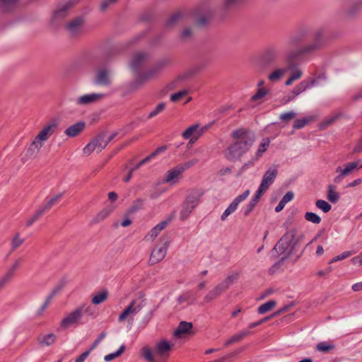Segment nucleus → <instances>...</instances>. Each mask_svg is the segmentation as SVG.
Instances as JSON below:
<instances>
[{
	"mask_svg": "<svg viewBox=\"0 0 362 362\" xmlns=\"http://www.w3.org/2000/svg\"><path fill=\"white\" fill-rule=\"evenodd\" d=\"M233 140L225 151V157L230 161L240 160L245 154L255 140L254 133L245 128L233 131L231 134Z\"/></svg>",
	"mask_w": 362,
	"mask_h": 362,
	"instance_id": "nucleus-2",
	"label": "nucleus"
},
{
	"mask_svg": "<svg viewBox=\"0 0 362 362\" xmlns=\"http://www.w3.org/2000/svg\"><path fill=\"white\" fill-rule=\"evenodd\" d=\"M165 108V103H160L159 104H158L156 105V107L149 112L147 118L148 119H151L154 117H156V115H158V114H160V112H162Z\"/></svg>",
	"mask_w": 362,
	"mask_h": 362,
	"instance_id": "nucleus-42",
	"label": "nucleus"
},
{
	"mask_svg": "<svg viewBox=\"0 0 362 362\" xmlns=\"http://www.w3.org/2000/svg\"><path fill=\"white\" fill-rule=\"evenodd\" d=\"M296 235L297 230L295 228L287 231L274 247L271 252L272 257L278 258L285 254L291 244L296 245L298 241V239H295Z\"/></svg>",
	"mask_w": 362,
	"mask_h": 362,
	"instance_id": "nucleus-5",
	"label": "nucleus"
},
{
	"mask_svg": "<svg viewBox=\"0 0 362 362\" xmlns=\"http://www.w3.org/2000/svg\"><path fill=\"white\" fill-rule=\"evenodd\" d=\"M324 43L325 30L322 28H319L313 33V42L302 47L294 52L288 53L286 56V66L277 68L272 71L268 75V80L272 83L279 81L288 71L296 66V64L293 60L296 57L313 53L321 49Z\"/></svg>",
	"mask_w": 362,
	"mask_h": 362,
	"instance_id": "nucleus-1",
	"label": "nucleus"
},
{
	"mask_svg": "<svg viewBox=\"0 0 362 362\" xmlns=\"http://www.w3.org/2000/svg\"><path fill=\"white\" fill-rule=\"evenodd\" d=\"M336 173H338L339 175L334 178L333 181L334 183L338 184L340 183L345 177L350 175L352 171L346 166H344V168H342L341 166H339L336 168Z\"/></svg>",
	"mask_w": 362,
	"mask_h": 362,
	"instance_id": "nucleus-28",
	"label": "nucleus"
},
{
	"mask_svg": "<svg viewBox=\"0 0 362 362\" xmlns=\"http://www.w3.org/2000/svg\"><path fill=\"white\" fill-rule=\"evenodd\" d=\"M144 200L143 199H137L135 200L132 205L129 208L128 213L134 214L141 209L144 204Z\"/></svg>",
	"mask_w": 362,
	"mask_h": 362,
	"instance_id": "nucleus-47",
	"label": "nucleus"
},
{
	"mask_svg": "<svg viewBox=\"0 0 362 362\" xmlns=\"http://www.w3.org/2000/svg\"><path fill=\"white\" fill-rule=\"evenodd\" d=\"M106 134L105 133L100 134L95 137L90 143H88L83 148V153L86 155H90L94 151L100 152L107 146V143H105V138Z\"/></svg>",
	"mask_w": 362,
	"mask_h": 362,
	"instance_id": "nucleus-9",
	"label": "nucleus"
},
{
	"mask_svg": "<svg viewBox=\"0 0 362 362\" xmlns=\"http://www.w3.org/2000/svg\"><path fill=\"white\" fill-rule=\"evenodd\" d=\"M296 114L293 111H289L281 114L279 117L280 119L284 122H289L296 117Z\"/></svg>",
	"mask_w": 362,
	"mask_h": 362,
	"instance_id": "nucleus-60",
	"label": "nucleus"
},
{
	"mask_svg": "<svg viewBox=\"0 0 362 362\" xmlns=\"http://www.w3.org/2000/svg\"><path fill=\"white\" fill-rule=\"evenodd\" d=\"M57 336L51 333L46 335L38 336L37 341L42 346H49L55 342Z\"/></svg>",
	"mask_w": 362,
	"mask_h": 362,
	"instance_id": "nucleus-25",
	"label": "nucleus"
},
{
	"mask_svg": "<svg viewBox=\"0 0 362 362\" xmlns=\"http://www.w3.org/2000/svg\"><path fill=\"white\" fill-rule=\"evenodd\" d=\"M148 58V54L142 52H136L130 62V67L134 71L139 69L145 64Z\"/></svg>",
	"mask_w": 362,
	"mask_h": 362,
	"instance_id": "nucleus-19",
	"label": "nucleus"
},
{
	"mask_svg": "<svg viewBox=\"0 0 362 362\" xmlns=\"http://www.w3.org/2000/svg\"><path fill=\"white\" fill-rule=\"evenodd\" d=\"M220 294L215 288L211 289L204 298V303H209L210 301L216 299Z\"/></svg>",
	"mask_w": 362,
	"mask_h": 362,
	"instance_id": "nucleus-52",
	"label": "nucleus"
},
{
	"mask_svg": "<svg viewBox=\"0 0 362 362\" xmlns=\"http://www.w3.org/2000/svg\"><path fill=\"white\" fill-rule=\"evenodd\" d=\"M257 160V159H256V158L254 157L247 162L245 163L240 168L238 175H241L243 173V172L245 171L247 168L252 167Z\"/></svg>",
	"mask_w": 362,
	"mask_h": 362,
	"instance_id": "nucleus-57",
	"label": "nucleus"
},
{
	"mask_svg": "<svg viewBox=\"0 0 362 362\" xmlns=\"http://www.w3.org/2000/svg\"><path fill=\"white\" fill-rule=\"evenodd\" d=\"M69 7L70 6L69 4H66L65 6L59 8L57 11L54 12V18L56 19H59L65 17L67 13V10Z\"/></svg>",
	"mask_w": 362,
	"mask_h": 362,
	"instance_id": "nucleus-49",
	"label": "nucleus"
},
{
	"mask_svg": "<svg viewBox=\"0 0 362 362\" xmlns=\"http://www.w3.org/2000/svg\"><path fill=\"white\" fill-rule=\"evenodd\" d=\"M165 150H166V146H160V147L158 148L156 151H154L153 153H151L149 156H148L147 157H146L145 158H144L141 161H139L138 163V166L139 165H143L147 163L152 158H155L158 154L164 152Z\"/></svg>",
	"mask_w": 362,
	"mask_h": 362,
	"instance_id": "nucleus-34",
	"label": "nucleus"
},
{
	"mask_svg": "<svg viewBox=\"0 0 362 362\" xmlns=\"http://www.w3.org/2000/svg\"><path fill=\"white\" fill-rule=\"evenodd\" d=\"M81 317V310H78V308H76L62 320L61 327L64 329H66L70 325L76 323Z\"/></svg>",
	"mask_w": 362,
	"mask_h": 362,
	"instance_id": "nucleus-20",
	"label": "nucleus"
},
{
	"mask_svg": "<svg viewBox=\"0 0 362 362\" xmlns=\"http://www.w3.org/2000/svg\"><path fill=\"white\" fill-rule=\"evenodd\" d=\"M209 127L210 124H207L202 127H199V125L198 124V127L196 131V135L194 136V138L191 139L190 141L193 143L197 141Z\"/></svg>",
	"mask_w": 362,
	"mask_h": 362,
	"instance_id": "nucleus-53",
	"label": "nucleus"
},
{
	"mask_svg": "<svg viewBox=\"0 0 362 362\" xmlns=\"http://www.w3.org/2000/svg\"><path fill=\"white\" fill-rule=\"evenodd\" d=\"M192 327V324L187 322H181L178 325L176 330L174 332V335L177 337H180L182 335L188 333Z\"/></svg>",
	"mask_w": 362,
	"mask_h": 362,
	"instance_id": "nucleus-27",
	"label": "nucleus"
},
{
	"mask_svg": "<svg viewBox=\"0 0 362 362\" xmlns=\"http://www.w3.org/2000/svg\"><path fill=\"white\" fill-rule=\"evenodd\" d=\"M169 64V59H161L145 73L147 74V77H148L150 79L153 78L158 76Z\"/></svg>",
	"mask_w": 362,
	"mask_h": 362,
	"instance_id": "nucleus-16",
	"label": "nucleus"
},
{
	"mask_svg": "<svg viewBox=\"0 0 362 362\" xmlns=\"http://www.w3.org/2000/svg\"><path fill=\"white\" fill-rule=\"evenodd\" d=\"M268 94V91L264 88H258L257 93L253 95L251 98L252 101H257L263 98L266 95Z\"/></svg>",
	"mask_w": 362,
	"mask_h": 362,
	"instance_id": "nucleus-56",
	"label": "nucleus"
},
{
	"mask_svg": "<svg viewBox=\"0 0 362 362\" xmlns=\"http://www.w3.org/2000/svg\"><path fill=\"white\" fill-rule=\"evenodd\" d=\"M250 331L248 330H243L240 332L239 333L234 334L229 339H228L226 342V346H230L233 344H235L236 342H238L241 341L244 337H245L247 335L250 334Z\"/></svg>",
	"mask_w": 362,
	"mask_h": 362,
	"instance_id": "nucleus-32",
	"label": "nucleus"
},
{
	"mask_svg": "<svg viewBox=\"0 0 362 362\" xmlns=\"http://www.w3.org/2000/svg\"><path fill=\"white\" fill-rule=\"evenodd\" d=\"M199 160L197 158H193L190 160H187L185 163L179 164L180 167L181 168H183V172L186 170L187 169L194 166L198 163Z\"/></svg>",
	"mask_w": 362,
	"mask_h": 362,
	"instance_id": "nucleus-62",
	"label": "nucleus"
},
{
	"mask_svg": "<svg viewBox=\"0 0 362 362\" xmlns=\"http://www.w3.org/2000/svg\"><path fill=\"white\" fill-rule=\"evenodd\" d=\"M45 212L40 207V209L27 221L25 223L26 227L31 226L35 221L38 220V218L42 216Z\"/></svg>",
	"mask_w": 362,
	"mask_h": 362,
	"instance_id": "nucleus-40",
	"label": "nucleus"
},
{
	"mask_svg": "<svg viewBox=\"0 0 362 362\" xmlns=\"http://www.w3.org/2000/svg\"><path fill=\"white\" fill-rule=\"evenodd\" d=\"M168 247L169 241L168 240H164L160 247H155L150 255L148 260L149 264L151 265H154L162 261L166 255Z\"/></svg>",
	"mask_w": 362,
	"mask_h": 362,
	"instance_id": "nucleus-10",
	"label": "nucleus"
},
{
	"mask_svg": "<svg viewBox=\"0 0 362 362\" xmlns=\"http://www.w3.org/2000/svg\"><path fill=\"white\" fill-rule=\"evenodd\" d=\"M124 350H125L124 345H122L116 352L106 355L105 356L104 359L107 362L111 361L114 360L115 358H116L117 357L122 355L123 354V352L124 351Z\"/></svg>",
	"mask_w": 362,
	"mask_h": 362,
	"instance_id": "nucleus-46",
	"label": "nucleus"
},
{
	"mask_svg": "<svg viewBox=\"0 0 362 362\" xmlns=\"http://www.w3.org/2000/svg\"><path fill=\"white\" fill-rule=\"evenodd\" d=\"M83 23L84 20L81 16L69 21L65 28L68 35L71 37L78 36L82 33Z\"/></svg>",
	"mask_w": 362,
	"mask_h": 362,
	"instance_id": "nucleus-11",
	"label": "nucleus"
},
{
	"mask_svg": "<svg viewBox=\"0 0 362 362\" xmlns=\"http://www.w3.org/2000/svg\"><path fill=\"white\" fill-rule=\"evenodd\" d=\"M188 93H189V90L184 89V90H180L177 93L172 94L170 95V98L172 102L175 103V102H177V101L180 100L181 99H182Z\"/></svg>",
	"mask_w": 362,
	"mask_h": 362,
	"instance_id": "nucleus-45",
	"label": "nucleus"
},
{
	"mask_svg": "<svg viewBox=\"0 0 362 362\" xmlns=\"http://www.w3.org/2000/svg\"><path fill=\"white\" fill-rule=\"evenodd\" d=\"M149 79L145 72L138 75L133 81L128 84L129 91L132 92L140 88Z\"/></svg>",
	"mask_w": 362,
	"mask_h": 362,
	"instance_id": "nucleus-22",
	"label": "nucleus"
},
{
	"mask_svg": "<svg viewBox=\"0 0 362 362\" xmlns=\"http://www.w3.org/2000/svg\"><path fill=\"white\" fill-rule=\"evenodd\" d=\"M192 30L190 28H186L180 33L179 38L182 41H187L190 40L192 37Z\"/></svg>",
	"mask_w": 362,
	"mask_h": 362,
	"instance_id": "nucleus-48",
	"label": "nucleus"
},
{
	"mask_svg": "<svg viewBox=\"0 0 362 362\" xmlns=\"http://www.w3.org/2000/svg\"><path fill=\"white\" fill-rule=\"evenodd\" d=\"M327 198L330 202L334 204L339 201V194L336 192V187L334 185H328Z\"/></svg>",
	"mask_w": 362,
	"mask_h": 362,
	"instance_id": "nucleus-30",
	"label": "nucleus"
},
{
	"mask_svg": "<svg viewBox=\"0 0 362 362\" xmlns=\"http://www.w3.org/2000/svg\"><path fill=\"white\" fill-rule=\"evenodd\" d=\"M245 0H223L222 8L224 11H230L238 7Z\"/></svg>",
	"mask_w": 362,
	"mask_h": 362,
	"instance_id": "nucleus-33",
	"label": "nucleus"
},
{
	"mask_svg": "<svg viewBox=\"0 0 362 362\" xmlns=\"http://www.w3.org/2000/svg\"><path fill=\"white\" fill-rule=\"evenodd\" d=\"M278 174L277 166L269 168L264 174L262 180L259 185L262 189L267 190L269 187L274 183Z\"/></svg>",
	"mask_w": 362,
	"mask_h": 362,
	"instance_id": "nucleus-14",
	"label": "nucleus"
},
{
	"mask_svg": "<svg viewBox=\"0 0 362 362\" xmlns=\"http://www.w3.org/2000/svg\"><path fill=\"white\" fill-rule=\"evenodd\" d=\"M195 298L190 291L183 293L177 298V302L179 304H182L186 302L188 305H191L193 304Z\"/></svg>",
	"mask_w": 362,
	"mask_h": 362,
	"instance_id": "nucleus-31",
	"label": "nucleus"
},
{
	"mask_svg": "<svg viewBox=\"0 0 362 362\" xmlns=\"http://www.w3.org/2000/svg\"><path fill=\"white\" fill-rule=\"evenodd\" d=\"M77 308H78V310H81V317L83 316V314H88L90 315H93V312L92 310L93 308L90 305H86L83 304Z\"/></svg>",
	"mask_w": 362,
	"mask_h": 362,
	"instance_id": "nucleus-64",
	"label": "nucleus"
},
{
	"mask_svg": "<svg viewBox=\"0 0 362 362\" xmlns=\"http://www.w3.org/2000/svg\"><path fill=\"white\" fill-rule=\"evenodd\" d=\"M183 168H181L179 165L173 168L168 170L163 180V183H169L175 185L177 181L182 178Z\"/></svg>",
	"mask_w": 362,
	"mask_h": 362,
	"instance_id": "nucleus-15",
	"label": "nucleus"
},
{
	"mask_svg": "<svg viewBox=\"0 0 362 362\" xmlns=\"http://www.w3.org/2000/svg\"><path fill=\"white\" fill-rule=\"evenodd\" d=\"M220 294L215 288L211 289L204 298V303H209L210 301L216 299Z\"/></svg>",
	"mask_w": 362,
	"mask_h": 362,
	"instance_id": "nucleus-51",
	"label": "nucleus"
},
{
	"mask_svg": "<svg viewBox=\"0 0 362 362\" xmlns=\"http://www.w3.org/2000/svg\"><path fill=\"white\" fill-rule=\"evenodd\" d=\"M239 277V274L235 272L228 275L222 282L229 288Z\"/></svg>",
	"mask_w": 362,
	"mask_h": 362,
	"instance_id": "nucleus-50",
	"label": "nucleus"
},
{
	"mask_svg": "<svg viewBox=\"0 0 362 362\" xmlns=\"http://www.w3.org/2000/svg\"><path fill=\"white\" fill-rule=\"evenodd\" d=\"M113 206H107L104 208L95 216V217L92 219L91 223L93 224H95L103 221L110 216V214L113 211Z\"/></svg>",
	"mask_w": 362,
	"mask_h": 362,
	"instance_id": "nucleus-24",
	"label": "nucleus"
},
{
	"mask_svg": "<svg viewBox=\"0 0 362 362\" xmlns=\"http://www.w3.org/2000/svg\"><path fill=\"white\" fill-rule=\"evenodd\" d=\"M181 18V13H175L173 14L171 16L169 17L166 22V25L168 26H173L175 25Z\"/></svg>",
	"mask_w": 362,
	"mask_h": 362,
	"instance_id": "nucleus-59",
	"label": "nucleus"
},
{
	"mask_svg": "<svg viewBox=\"0 0 362 362\" xmlns=\"http://www.w3.org/2000/svg\"><path fill=\"white\" fill-rule=\"evenodd\" d=\"M313 119L312 117H304L296 119L293 124V128L296 129H301L308 124Z\"/></svg>",
	"mask_w": 362,
	"mask_h": 362,
	"instance_id": "nucleus-41",
	"label": "nucleus"
},
{
	"mask_svg": "<svg viewBox=\"0 0 362 362\" xmlns=\"http://www.w3.org/2000/svg\"><path fill=\"white\" fill-rule=\"evenodd\" d=\"M276 305V303L275 300H269L262 305H261L259 308H258V313L261 315H263L269 311H270L271 310H272Z\"/></svg>",
	"mask_w": 362,
	"mask_h": 362,
	"instance_id": "nucleus-36",
	"label": "nucleus"
},
{
	"mask_svg": "<svg viewBox=\"0 0 362 362\" xmlns=\"http://www.w3.org/2000/svg\"><path fill=\"white\" fill-rule=\"evenodd\" d=\"M149 79L145 72L138 75L133 81L128 84L129 91L132 92L140 88Z\"/></svg>",
	"mask_w": 362,
	"mask_h": 362,
	"instance_id": "nucleus-21",
	"label": "nucleus"
},
{
	"mask_svg": "<svg viewBox=\"0 0 362 362\" xmlns=\"http://www.w3.org/2000/svg\"><path fill=\"white\" fill-rule=\"evenodd\" d=\"M269 141L263 142L259 145V148L257 149V151L256 152V155H255L256 159L258 160L262 156V154L265 152V151L267 150V148L269 146Z\"/></svg>",
	"mask_w": 362,
	"mask_h": 362,
	"instance_id": "nucleus-61",
	"label": "nucleus"
},
{
	"mask_svg": "<svg viewBox=\"0 0 362 362\" xmlns=\"http://www.w3.org/2000/svg\"><path fill=\"white\" fill-rule=\"evenodd\" d=\"M308 29L302 28L298 30L295 33L291 35L288 40L287 45L288 47H293L300 43L308 35Z\"/></svg>",
	"mask_w": 362,
	"mask_h": 362,
	"instance_id": "nucleus-18",
	"label": "nucleus"
},
{
	"mask_svg": "<svg viewBox=\"0 0 362 362\" xmlns=\"http://www.w3.org/2000/svg\"><path fill=\"white\" fill-rule=\"evenodd\" d=\"M282 54V49L277 45H271L266 47L259 56V63L263 66L274 64Z\"/></svg>",
	"mask_w": 362,
	"mask_h": 362,
	"instance_id": "nucleus-6",
	"label": "nucleus"
},
{
	"mask_svg": "<svg viewBox=\"0 0 362 362\" xmlns=\"http://www.w3.org/2000/svg\"><path fill=\"white\" fill-rule=\"evenodd\" d=\"M93 83L98 86H110L112 84V71L106 67L98 68L94 75Z\"/></svg>",
	"mask_w": 362,
	"mask_h": 362,
	"instance_id": "nucleus-8",
	"label": "nucleus"
},
{
	"mask_svg": "<svg viewBox=\"0 0 362 362\" xmlns=\"http://www.w3.org/2000/svg\"><path fill=\"white\" fill-rule=\"evenodd\" d=\"M341 114L339 113L325 119L322 122V125L325 127L331 125L335 122L341 117Z\"/></svg>",
	"mask_w": 362,
	"mask_h": 362,
	"instance_id": "nucleus-63",
	"label": "nucleus"
},
{
	"mask_svg": "<svg viewBox=\"0 0 362 362\" xmlns=\"http://www.w3.org/2000/svg\"><path fill=\"white\" fill-rule=\"evenodd\" d=\"M42 146V144L37 141L33 140L30 145L28 147L25 154L21 158L23 163H27L29 160L35 158Z\"/></svg>",
	"mask_w": 362,
	"mask_h": 362,
	"instance_id": "nucleus-12",
	"label": "nucleus"
},
{
	"mask_svg": "<svg viewBox=\"0 0 362 362\" xmlns=\"http://www.w3.org/2000/svg\"><path fill=\"white\" fill-rule=\"evenodd\" d=\"M309 87L308 81H302L291 91V96H289L288 100L295 98L296 96L304 92Z\"/></svg>",
	"mask_w": 362,
	"mask_h": 362,
	"instance_id": "nucleus-26",
	"label": "nucleus"
},
{
	"mask_svg": "<svg viewBox=\"0 0 362 362\" xmlns=\"http://www.w3.org/2000/svg\"><path fill=\"white\" fill-rule=\"evenodd\" d=\"M53 298H54L49 294L46 297V299H45L44 303L42 305V306L37 311L38 315H42L44 311L46 310V308L49 305V304Z\"/></svg>",
	"mask_w": 362,
	"mask_h": 362,
	"instance_id": "nucleus-58",
	"label": "nucleus"
},
{
	"mask_svg": "<svg viewBox=\"0 0 362 362\" xmlns=\"http://www.w3.org/2000/svg\"><path fill=\"white\" fill-rule=\"evenodd\" d=\"M104 97L103 93L86 94L78 97L76 100V104L78 105H88L100 100Z\"/></svg>",
	"mask_w": 362,
	"mask_h": 362,
	"instance_id": "nucleus-17",
	"label": "nucleus"
},
{
	"mask_svg": "<svg viewBox=\"0 0 362 362\" xmlns=\"http://www.w3.org/2000/svg\"><path fill=\"white\" fill-rule=\"evenodd\" d=\"M315 206L324 213L329 212L332 209V206L327 202L322 199L317 200L315 202Z\"/></svg>",
	"mask_w": 362,
	"mask_h": 362,
	"instance_id": "nucleus-39",
	"label": "nucleus"
},
{
	"mask_svg": "<svg viewBox=\"0 0 362 362\" xmlns=\"http://www.w3.org/2000/svg\"><path fill=\"white\" fill-rule=\"evenodd\" d=\"M238 204H235L233 201L232 203L228 206V207L225 210V211L222 214L221 216V221H225L226 218L230 215L232 213H233L238 208Z\"/></svg>",
	"mask_w": 362,
	"mask_h": 362,
	"instance_id": "nucleus-44",
	"label": "nucleus"
},
{
	"mask_svg": "<svg viewBox=\"0 0 362 362\" xmlns=\"http://www.w3.org/2000/svg\"><path fill=\"white\" fill-rule=\"evenodd\" d=\"M197 127L198 124H195L189 127L185 131L182 132V136L185 139H191L192 138H194V136L196 135V131Z\"/></svg>",
	"mask_w": 362,
	"mask_h": 362,
	"instance_id": "nucleus-37",
	"label": "nucleus"
},
{
	"mask_svg": "<svg viewBox=\"0 0 362 362\" xmlns=\"http://www.w3.org/2000/svg\"><path fill=\"white\" fill-rule=\"evenodd\" d=\"M108 296V292L107 291H103L95 295L91 300V302L94 305H99L104 301H105Z\"/></svg>",
	"mask_w": 362,
	"mask_h": 362,
	"instance_id": "nucleus-35",
	"label": "nucleus"
},
{
	"mask_svg": "<svg viewBox=\"0 0 362 362\" xmlns=\"http://www.w3.org/2000/svg\"><path fill=\"white\" fill-rule=\"evenodd\" d=\"M24 242L23 238H20V235L17 233L11 240L12 250H16Z\"/></svg>",
	"mask_w": 362,
	"mask_h": 362,
	"instance_id": "nucleus-54",
	"label": "nucleus"
},
{
	"mask_svg": "<svg viewBox=\"0 0 362 362\" xmlns=\"http://www.w3.org/2000/svg\"><path fill=\"white\" fill-rule=\"evenodd\" d=\"M118 0H101L100 4V10L105 12L110 6L115 4Z\"/></svg>",
	"mask_w": 362,
	"mask_h": 362,
	"instance_id": "nucleus-55",
	"label": "nucleus"
},
{
	"mask_svg": "<svg viewBox=\"0 0 362 362\" xmlns=\"http://www.w3.org/2000/svg\"><path fill=\"white\" fill-rule=\"evenodd\" d=\"M173 346V344L162 340L156 344L153 352L148 347H144L142 356L148 362H166Z\"/></svg>",
	"mask_w": 362,
	"mask_h": 362,
	"instance_id": "nucleus-3",
	"label": "nucleus"
},
{
	"mask_svg": "<svg viewBox=\"0 0 362 362\" xmlns=\"http://www.w3.org/2000/svg\"><path fill=\"white\" fill-rule=\"evenodd\" d=\"M144 300L140 298H135L131 301L129 305L123 310V312L119 316V321L123 322L128 317L133 320L134 315L140 312V310L144 307Z\"/></svg>",
	"mask_w": 362,
	"mask_h": 362,
	"instance_id": "nucleus-7",
	"label": "nucleus"
},
{
	"mask_svg": "<svg viewBox=\"0 0 362 362\" xmlns=\"http://www.w3.org/2000/svg\"><path fill=\"white\" fill-rule=\"evenodd\" d=\"M86 127L84 122H78L69 127L64 134L69 137H75L82 132Z\"/></svg>",
	"mask_w": 362,
	"mask_h": 362,
	"instance_id": "nucleus-23",
	"label": "nucleus"
},
{
	"mask_svg": "<svg viewBox=\"0 0 362 362\" xmlns=\"http://www.w3.org/2000/svg\"><path fill=\"white\" fill-rule=\"evenodd\" d=\"M63 193H59L52 198L48 199L46 203L40 206L42 211L45 213L50 210L52 207L55 205L62 197Z\"/></svg>",
	"mask_w": 362,
	"mask_h": 362,
	"instance_id": "nucleus-29",
	"label": "nucleus"
},
{
	"mask_svg": "<svg viewBox=\"0 0 362 362\" xmlns=\"http://www.w3.org/2000/svg\"><path fill=\"white\" fill-rule=\"evenodd\" d=\"M305 219L315 224H319L321 222V218L313 212H306L305 214Z\"/></svg>",
	"mask_w": 362,
	"mask_h": 362,
	"instance_id": "nucleus-43",
	"label": "nucleus"
},
{
	"mask_svg": "<svg viewBox=\"0 0 362 362\" xmlns=\"http://www.w3.org/2000/svg\"><path fill=\"white\" fill-rule=\"evenodd\" d=\"M335 346L332 343L328 342H320L317 344L316 349L320 352L327 353L333 349H334Z\"/></svg>",
	"mask_w": 362,
	"mask_h": 362,
	"instance_id": "nucleus-38",
	"label": "nucleus"
},
{
	"mask_svg": "<svg viewBox=\"0 0 362 362\" xmlns=\"http://www.w3.org/2000/svg\"><path fill=\"white\" fill-rule=\"evenodd\" d=\"M202 195L203 192L199 189H192L187 192L180 213L181 221H185L188 218L193 210L199 205Z\"/></svg>",
	"mask_w": 362,
	"mask_h": 362,
	"instance_id": "nucleus-4",
	"label": "nucleus"
},
{
	"mask_svg": "<svg viewBox=\"0 0 362 362\" xmlns=\"http://www.w3.org/2000/svg\"><path fill=\"white\" fill-rule=\"evenodd\" d=\"M57 127V122L52 121L42 129L34 140L42 144L43 141H47L54 133Z\"/></svg>",
	"mask_w": 362,
	"mask_h": 362,
	"instance_id": "nucleus-13",
	"label": "nucleus"
}]
</instances>
